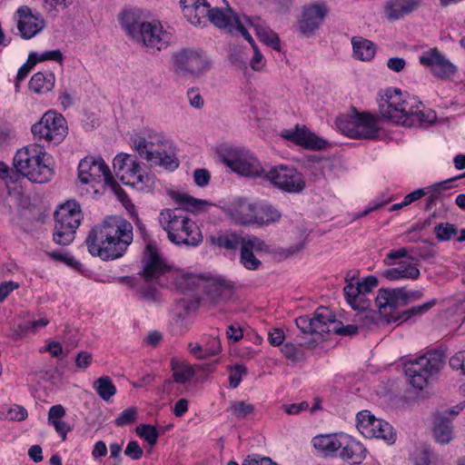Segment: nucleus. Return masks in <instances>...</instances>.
I'll list each match as a JSON object with an SVG mask.
<instances>
[{"label": "nucleus", "instance_id": "nucleus-30", "mask_svg": "<svg viewBox=\"0 0 465 465\" xmlns=\"http://www.w3.org/2000/svg\"><path fill=\"white\" fill-rule=\"evenodd\" d=\"M183 16L193 25H204L210 12L206 0H180Z\"/></svg>", "mask_w": 465, "mask_h": 465}, {"label": "nucleus", "instance_id": "nucleus-47", "mask_svg": "<svg viewBox=\"0 0 465 465\" xmlns=\"http://www.w3.org/2000/svg\"><path fill=\"white\" fill-rule=\"evenodd\" d=\"M63 54L60 50H52L46 51L38 54L36 53H31L29 54V62L32 64H35L38 62L46 61V60H54V61H62Z\"/></svg>", "mask_w": 465, "mask_h": 465}, {"label": "nucleus", "instance_id": "nucleus-13", "mask_svg": "<svg viewBox=\"0 0 465 465\" xmlns=\"http://www.w3.org/2000/svg\"><path fill=\"white\" fill-rule=\"evenodd\" d=\"M441 366V355L437 352H429L414 360L409 359V383L422 391L428 384L429 377Z\"/></svg>", "mask_w": 465, "mask_h": 465}, {"label": "nucleus", "instance_id": "nucleus-36", "mask_svg": "<svg viewBox=\"0 0 465 465\" xmlns=\"http://www.w3.org/2000/svg\"><path fill=\"white\" fill-rule=\"evenodd\" d=\"M55 77L50 71L35 73L30 79L29 88L35 94H45L54 86Z\"/></svg>", "mask_w": 465, "mask_h": 465}, {"label": "nucleus", "instance_id": "nucleus-7", "mask_svg": "<svg viewBox=\"0 0 465 465\" xmlns=\"http://www.w3.org/2000/svg\"><path fill=\"white\" fill-rule=\"evenodd\" d=\"M133 146L142 158L152 164L170 171L179 165L169 143L161 136H150L149 140L137 136L133 140Z\"/></svg>", "mask_w": 465, "mask_h": 465}, {"label": "nucleus", "instance_id": "nucleus-44", "mask_svg": "<svg viewBox=\"0 0 465 465\" xmlns=\"http://www.w3.org/2000/svg\"><path fill=\"white\" fill-rule=\"evenodd\" d=\"M240 262L248 270H256L261 265L260 260H258L254 254L252 250L247 247L243 242L240 247Z\"/></svg>", "mask_w": 465, "mask_h": 465}, {"label": "nucleus", "instance_id": "nucleus-62", "mask_svg": "<svg viewBox=\"0 0 465 465\" xmlns=\"http://www.w3.org/2000/svg\"><path fill=\"white\" fill-rule=\"evenodd\" d=\"M309 407L307 401H302L300 403L285 404L282 406L284 411L289 415H297L303 411H306Z\"/></svg>", "mask_w": 465, "mask_h": 465}, {"label": "nucleus", "instance_id": "nucleus-12", "mask_svg": "<svg viewBox=\"0 0 465 465\" xmlns=\"http://www.w3.org/2000/svg\"><path fill=\"white\" fill-rule=\"evenodd\" d=\"M375 303L381 315L387 317V322H397L407 313L401 311L407 304V290L401 288H383L378 291Z\"/></svg>", "mask_w": 465, "mask_h": 465}, {"label": "nucleus", "instance_id": "nucleus-57", "mask_svg": "<svg viewBox=\"0 0 465 465\" xmlns=\"http://www.w3.org/2000/svg\"><path fill=\"white\" fill-rule=\"evenodd\" d=\"M450 366L465 376V351H459L450 359Z\"/></svg>", "mask_w": 465, "mask_h": 465}, {"label": "nucleus", "instance_id": "nucleus-51", "mask_svg": "<svg viewBox=\"0 0 465 465\" xmlns=\"http://www.w3.org/2000/svg\"><path fill=\"white\" fill-rule=\"evenodd\" d=\"M436 304V300L431 299L420 305H413L409 307V321L420 317L427 313L434 305Z\"/></svg>", "mask_w": 465, "mask_h": 465}, {"label": "nucleus", "instance_id": "nucleus-11", "mask_svg": "<svg viewBox=\"0 0 465 465\" xmlns=\"http://www.w3.org/2000/svg\"><path fill=\"white\" fill-rule=\"evenodd\" d=\"M223 163L233 172L247 177L265 178V170L257 158L242 148H228L223 155Z\"/></svg>", "mask_w": 465, "mask_h": 465}, {"label": "nucleus", "instance_id": "nucleus-60", "mask_svg": "<svg viewBox=\"0 0 465 465\" xmlns=\"http://www.w3.org/2000/svg\"><path fill=\"white\" fill-rule=\"evenodd\" d=\"M358 284L362 295L365 297L366 293L371 292V290L378 285V280L374 276H368L361 282H358Z\"/></svg>", "mask_w": 465, "mask_h": 465}, {"label": "nucleus", "instance_id": "nucleus-40", "mask_svg": "<svg viewBox=\"0 0 465 465\" xmlns=\"http://www.w3.org/2000/svg\"><path fill=\"white\" fill-rule=\"evenodd\" d=\"M211 242L213 245L226 250H236L242 246L243 237L232 232H220L217 235L211 236Z\"/></svg>", "mask_w": 465, "mask_h": 465}, {"label": "nucleus", "instance_id": "nucleus-38", "mask_svg": "<svg viewBox=\"0 0 465 465\" xmlns=\"http://www.w3.org/2000/svg\"><path fill=\"white\" fill-rule=\"evenodd\" d=\"M254 215L255 217H253L252 223H256L259 226L276 223L282 217L281 213L269 204H256Z\"/></svg>", "mask_w": 465, "mask_h": 465}, {"label": "nucleus", "instance_id": "nucleus-9", "mask_svg": "<svg viewBox=\"0 0 465 465\" xmlns=\"http://www.w3.org/2000/svg\"><path fill=\"white\" fill-rule=\"evenodd\" d=\"M83 215L79 203L69 201L61 205L54 213V229L53 239L60 245H69L74 239L76 229Z\"/></svg>", "mask_w": 465, "mask_h": 465}, {"label": "nucleus", "instance_id": "nucleus-24", "mask_svg": "<svg viewBox=\"0 0 465 465\" xmlns=\"http://www.w3.org/2000/svg\"><path fill=\"white\" fill-rule=\"evenodd\" d=\"M256 203L244 197H237L223 207V213L237 224L252 223Z\"/></svg>", "mask_w": 465, "mask_h": 465}, {"label": "nucleus", "instance_id": "nucleus-18", "mask_svg": "<svg viewBox=\"0 0 465 465\" xmlns=\"http://www.w3.org/2000/svg\"><path fill=\"white\" fill-rule=\"evenodd\" d=\"M78 178L83 184L104 181L114 188L116 185L108 166L100 157L88 156L81 160L78 164Z\"/></svg>", "mask_w": 465, "mask_h": 465}, {"label": "nucleus", "instance_id": "nucleus-59", "mask_svg": "<svg viewBox=\"0 0 465 465\" xmlns=\"http://www.w3.org/2000/svg\"><path fill=\"white\" fill-rule=\"evenodd\" d=\"M143 449L135 440L130 441L124 450V454L133 460H139L143 456Z\"/></svg>", "mask_w": 465, "mask_h": 465}, {"label": "nucleus", "instance_id": "nucleus-50", "mask_svg": "<svg viewBox=\"0 0 465 465\" xmlns=\"http://www.w3.org/2000/svg\"><path fill=\"white\" fill-rule=\"evenodd\" d=\"M230 409L235 417L244 419L253 412L254 406L244 401H235Z\"/></svg>", "mask_w": 465, "mask_h": 465}, {"label": "nucleus", "instance_id": "nucleus-20", "mask_svg": "<svg viewBox=\"0 0 465 465\" xmlns=\"http://www.w3.org/2000/svg\"><path fill=\"white\" fill-rule=\"evenodd\" d=\"M329 11V7L322 1L305 5L298 21L300 32L304 35L313 34L323 23Z\"/></svg>", "mask_w": 465, "mask_h": 465}, {"label": "nucleus", "instance_id": "nucleus-45", "mask_svg": "<svg viewBox=\"0 0 465 465\" xmlns=\"http://www.w3.org/2000/svg\"><path fill=\"white\" fill-rule=\"evenodd\" d=\"M434 232L438 240L449 241L457 235L458 230L455 225L446 223L436 225Z\"/></svg>", "mask_w": 465, "mask_h": 465}, {"label": "nucleus", "instance_id": "nucleus-31", "mask_svg": "<svg viewBox=\"0 0 465 465\" xmlns=\"http://www.w3.org/2000/svg\"><path fill=\"white\" fill-rule=\"evenodd\" d=\"M282 137L292 141L298 145L310 149H322L325 142L318 138L314 134L309 132L306 128L296 126L294 129L283 130Z\"/></svg>", "mask_w": 465, "mask_h": 465}, {"label": "nucleus", "instance_id": "nucleus-43", "mask_svg": "<svg viewBox=\"0 0 465 465\" xmlns=\"http://www.w3.org/2000/svg\"><path fill=\"white\" fill-rule=\"evenodd\" d=\"M384 11L390 21L399 20L407 12V0H389L386 2Z\"/></svg>", "mask_w": 465, "mask_h": 465}, {"label": "nucleus", "instance_id": "nucleus-58", "mask_svg": "<svg viewBox=\"0 0 465 465\" xmlns=\"http://www.w3.org/2000/svg\"><path fill=\"white\" fill-rule=\"evenodd\" d=\"M20 284L14 281H5L0 283V302H3L11 292L17 290Z\"/></svg>", "mask_w": 465, "mask_h": 465}, {"label": "nucleus", "instance_id": "nucleus-3", "mask_svg": "<svg viewBox=\"0 0 465 465\" xmlns=\"http://www.w3.org/2000/svg\"><path fill=\"white\" fill-rule=\"evenodd\" d=\"M14 166L19 173L36 183H47L54 175L50 157L37 143L18 150L14 157Z\"/></svg>", "mask_w": 465, "mask_h": 465}, {"label": "nucleus", "instance_id": "nucleus-2", "mask_svg": "<svg viewBox=\"0 0 465 465\" xmlns=\"http://www.w3.org/2000/svg\"><path fill=\"white\" fill-rule=\"evenodd\" d=\"M133 238L131 223L121 217H107L92 228L85 243L92 256L109 261L122 257Z\"/></svg>", "mask_w": 465, "mask_h": 465}, {"label": "nucleus", "instance_id": "nucleus-23", "mask_svg": "<svg viewBox=\"0 0 465 465\" xmlns=\"http://www.w3.org/2000/svg\"><path fill=\"white\" fill-rule=\"evenodd\" d=\"M422 65L430 66L432 74L440 78L447 79L457 73V66L443 56L437 48H432L419 58Z\"/></svg>", "mask_w": 465, "mask_h": 465}, {"label": "nucleus", "instance_id": "nucleus-10", "mask_svg": "<svg viewBox=\"0 0 465 465\" xmlns=\"http://www.w3.org/2000/svg\"><path fill=\"white\" fill-rule=\"evenodd\" d=\"M174 71L182 75L198 77L211 67L207 54L193 48H183L172 56Z\"/></svg>", "mask_w": 465, "mask_h": 465}, {"label": "nucleus", "instance_id": "nucleus-39", "mask_svg": "<svg viewBox=\"0 0 465 465\" xmlns=\"http://www.w3.org/2000/svg\"><path fill=\"white\" fill-rule=\"evenodd\" d=\"M437 120L436 113L430 109L409 111V127L427 128Z\"/></svg>", "mask_w": 465, "mask_h": 465}, {"label": "nucleus", "instance_id": "nucleus-16", "mask_svg": "<svg viewBox=\"0 0 465 465\" xmlns=\"http://www.w3.org/2000/svg\"><path fill=\"white\" fill-rule=\"evenodd\" d=\"M265 178L279 189L292 193H301L305 188V181L294 167L279 165L265 173Z\"/></svg>", "mask_w": 465, "mask_h": 465}, {"label": "nucleus", "instance_id": "nucleus-52", "mask_svg": "<svg viewBox=\"0 0 465 465\" xmlns=\"http://www.w3.org/2000/svg\"><path fill=\"white\" fill-rule=\"evenodd\" d=\"M243 243L251 250L257 252H269V247L265 242L254 235L243 237Z\"/></svg>", "mask_w": 465, "mask_h": 465}, {"label": "nucleus", "instance_id": "nucleus-1", "mask_svg": "<svg viewBox=\"0 0 465 465\" xmlns=\"http://www.w3.org/2000/svg\"><path fill=\"white\" fill-rule=\"evenodd\" d=\"M173 199L180 207L161 211L158 217L161 227L167 232L168 239L173 243L198 246L203 242V235L196 223L188 216L186 211L199 212L208 204L207 202L180 193H174Z\"/></svg>", "mask_w": 465, "mask_h": 465}, {"label": "nucleus", "instance_id": "nucleus-29", "mask_svg": "<svg viewBox=\"0 0 465 465\" xmlns=\"http://www.w3.org/2000/svg\"><path fill=\"white\" fill-rule=\"evenodd\" d=\"M119 21L125 33L136 41L147 21L140 9H124L119 14Z\"/></svg>", "mask_w": 465, "mask_h": 465}, {"label": "nucleus", "instance_id": "nucleus-5", "mask_svg": "<svg viewBox=\"0 0 465 465\" xmlns=\"http://www.w3.org/2000/svg\"><path fill=\"white\" fill-rule=\"evenodd\" d=\"M142 262L143 271L140 275L143 276V282L135 284L134 294L140 300L154 302L156 300V288L153 282L168 272L170 267L160 255L157 248L150 244L145 247Z\"/></svg>", "mask_w": 465, "mask_h": 465}, {"label": "nucleus", "instance_id": "nucleus-54", "mask_svg": "<svg viewBox=\"0 0 465 465\" xmlns=\"http://www.w3.org/2000/svg\"><path fill=\"white\" fill-rule=\"evenodd\" d=\"M137 419V411L135 408H129L123 411L117 419L115 420V424L117 426H125L136 421Z\"/></svg>", "mask_w": 465, "mask_h": 465}, {"label": "nucleus", "instance_id": "nucleus-6", "mask_svg": "<svg viewBox=\"0 0 465 465\" xmlns=\"http://www.w3.org/2000/svg\"><path fill=\"white\" fill-rule=\"evenodd\" d=\"M380 116L352 108L350 113L336 119V126L344 135L353 139H375L381 127Z\"/></svg>", "mask_w": 465, "mask_h": 465}, {"label": "nucleus", "instance_id": "nucleus-27", "mask_svg": "<svg viewBox=\"0 0 465 465\" xmlns=\"http://www.w3.org/2000/svg\"><path fill=\"white\" fill-rule=\"evenodd\" d=\"M367 450L359 440L348 434L341 433V442L337 455L351 465H359L366 458Z\"/></svg>", "mask_w": 465, "mask_h": 465}, {"label": "nucleus", "instance_id": "nucleus-64", "mask_svg": "<svg viewBox=\"0 0 465 465\" xmlns=\"http://www.w3.org/2000/svg\"><path fill=\"white\" fill-rule=\"evenodd\" d=\"M242 465H277L268 457H248L242 463Z\"/></svg>", "mask_w": 465, "mask_h": 465}, {"label": "nucleus", "instance_id": "nucleus-21", "mask_svg": "<svg viewBox=\"0 0 465 465\" xmlns=\"http://www.w3.org/2000/svg\"><path fill=\"white\" fill-rule=\"evenodd\" d=\"M462 409L463 406L457 405L451 409L434 413L432 435L436 442L446 445L453 440L452 420L448 418V415L454 418Z\"/></svg>", "mask_w": 465, "mask_h": 465}, {"label": "nucleus", "instance_id": "nucleus-49", "mask_svg": "<svg viewBox=\"0 0 465 465\" xmlns=\"http://www.w3.org/2000/svg\"><path fill=\"white\" fill-rule=\"evenodd\" d=\"M431 455L430 447L427 444H420L415 452V465H430Z\"/></svg>", "mask_w": 465, "mask_h": 465}, {"label": "nucleus", "instance_id": "nucleus-4", "mask_svg": "<svg viewBox=\"0 0 465 465\" xmlns=\"http://www.w3.org/2000/svg\"><path fill=\"white\" fill-rule=\"evenodd\" d=\"M297 328L306 335L337 334L352 336L358 332L359 327L354 324L343 325L335 319L332 312L326 307L318 308L313 314L300 316L295 320Z\"/></svg>", "mask_w": 465, "mask_h": 465}, {"label": "nucleus", "instance_id": "nucleus-15", "mask_svg": "<svg viewBox=\"0 0 465 465\" xmlns=\"http://www.w3.org/2000/svg\"><path fill=\"white\" fill-rule=\"evenodd\" d=\"M379 96L380 98L377 101L381 116L396 124L405 125L407 122V105L401 90L388 88L383 94L380 93Z\"/></svg>", "mask_w": 465, "mask_h": 465}, {"label": "nucleus", "instance_id": "nucleus-41", "mask_svg": "<svg viewBox=\"0 0 465 465\" xmlns=\"http://www.w3.org/2000/svg\"><path fill=\"white\" fill-rule=\"evenodd\" d=\"M171 367L174 382L185 384L186 382H189L191 379L195 375V370L193 366L188 363L175 361L173 360L171 362Z\"/></svg>", "mask_w": 465, "mask_h": 465}, {"label": "nucleus", "instance_id": "nucleus-26", "mask_svg": "<svg viewBox=\"0 0 465 465\" xmlns=\"http://www.w3.org/2000/svg\"><path fill=\"white\" fill-rule=\"evenodd\" d=\"M407 257V249L405 247L399 250L390 251L383 261L388 268L380 272L381 277L394 282L407 278V262L399 261Z\"/></svg>", "mask_w": 465, "mask_h": 465}, {"label": "nucleus", "instance_id": "nucleus-34", "mask_svg": "<svg viewBox=\"0 0 465 465\" xmlns=\"http://www.w3.org/2000/svg\"><path fill=\"white\" fill-rule=\"evenodd\" d=\"M344 296L351 307L355 311H365L370 307V302L362 295L358 282H349L343 288Z\"/></svg>", "mask_w": 465, "mask_h": 465}, {"label": "nucleus", "instance_id": "nucleus-56", "mask_svg": "<svg viewBox=\"0 0 465 465\" xmlns=\"http://www.w3.org/2000/svg\"><path fill=\"white\" fill-rule=\"evenodd\" d=\"M203 346L208 357L215 356L222 351L220 339L216 336H210L207 338Z\"/></svg>", "mask_w": 465, "mask_h": 465}, {"label": "nucleus", "instance_id": "nucleus-19", "mask_svg": "<svg viewBox=\"0 0 465 465\" xmlns=\"http://www.w3.org/2000/svg\"><path fill=\"white\" fill-rule=\"evenodd\" d=\"M245 16L240 18L235 15L232 9L226 5L225 7H210V12L207 15L206 22H212L215 26L219 28L228 29L230 32L236 30L239 32L244 39L249 43H253L252 35L249 34L245 25Z\"/></svg>", "mask_w": 465, "mask_h": 465}, {"label": "nucleus", "instance_id": "nucleus-55", "mask_svg": "<svg viewBox=\"0 0 465 465\" xmlns=\"http://www.w3.org/2000/svg\"><path fill=\"white\" fill-rule=\"evenodd\" d=\"M247 373V369L244 365L236 364L231 368L229 376V382L232 388H237L242 381V375Z\"/></svg>", "mask_w": 465, "mask_h": 465}, {"label": "nucleus", "instance_id": "nucleus-48", "mask_svg": "<svg viewBox=\"0 0 465 465\" xmlns=\"http://www.w3.org/2000/svg\"><path fill=\"white\" fill-rule=\"evenodd\" d=\"M137 434L143 438L150 445H154L157 442L158 431L155 427L152 425H140L136 428Z\"/></svg>", "mask_w": 465, "mask_h": 465}, {"label": "nucleus", "instance_id": "nucleus-25", "mask_svg": "<svg viewBox=\"0 0 465 465\" xmlns=\"http://www.w3.org/2000/svg\"><path fill=\"white\" fill-rule=\"evenodd\" d=\"M15 15L20 35L24 39L33 38L45 26V20L34 15L26 5L20 6Z\"/></svg>", "mask_w": 465, "mask_h": 465}, {"label": "nucleus", "instance_id": "nucleus-37", "mask_svg": "<svg viewBox=\"0 0 465 465\" xmlns=\"http://www.w3.org/2000/svg\"><path fill=\"white\" fill-rule=\"evenodd\" d=\"M65 416L64 408L60 405L52 406L48 411V423L54 427L55 431L60 435L63 440H66V434L71 430L70 426L62 420Z\"/></svg>", "mask_w": 465, "mask_h": 465}, {"label": "nucleus", "instance_id": "nucleus-42", "mask_svg": "<svg viewBox=\"0 0 465 465\" xmlns=\"http://www.w3.org/2000/svg\"><path fill=\"white\" fill-rule=\"evenodd\" d=\"M94 389L97 394L105 401H108L115 393L116 387L108 376H103L94 382Z\"/></svg>", "mask_w": 465, "mask_h": 465}, {"label": "nucleus", "instance_id": "nucleus-46", "mask_svg": "<svg viewBox=\"0 0 465 465\" xmlns=\"http://www.w3.org/2000/svg\"><path fill=\"white\" fill-rule=\"evenodd\" d=\"M282 352L293 363L300 362L304 359V351L292 343H285L282 348Z\"/></svg>", "mask_w": 465, "mask_h": 465}, {"label": "nucleus", "instance_id": "nucleus-8", "mask_svg": "<svg viewBox=\"0 0 465 465\" xmlns=\"http://www.w3.org/2000/svg\"><path fill=\"white\" fill-rule=\"evenodd\" d=\"M113 167L116 177L123 183L143 192L153 190L154 178L143 171L134 156L121 153L114 157Z\"/></svg>", "mask_w": 465, "mask_h": 465}, {"label": "nucleus", "instance_id": "nucleus-61", "mask_svg": "<svg viewBox=\"0 0 465 465\" xmlns=\"http://www.w3.org/2000/svg\"><path fill=\"white\" fill-rule=\"evenodd\" d=\"M8 417L13 420H24L27 417V411L20 405H13L8 411Z\"/></svg>", "mask_w": 465, "mask_h": 465}, {"label": "nucleus", "instance_id": "nucleus-28", "mask_svg": "<svg viewBox=\"0 0 465 465\" xmlns=\"http://www.w3.org/2000/svg\"><path fill=\"white\" fill-rule=\"evenodd\" d=\"M202 288L206 296L213 302H226L233 295L232 284L220 278L203 281Z\"/></svg>", "mask_w": 465, "mask_h": 465}, {"label": "nucleus", "instance_id": "nucleus-32", "mask_svg": "<svg viewBox=\"0 0 465 465\" xmlns=\"http://www.w3.org/2000/svg\"><path fill=\"white\" fill-rule=\"evenodd\" d=\"M244 19L245 25L247 26L249 25L254 27L256 35L262 42L272 46L274 50H280V39L275 32L262 24L260 19H256L255 21H252L248 17H244Z\"/></svg>", "mask_w": 465, "mask_h": 465}, {"label": "nucleus", "instance_id": "nucleus-22", "mask_svg": "<svg viewBox=\"0 0 465 465\" xmlns=\"http://www.w3.org/2000/svg\"><path fill=\"white\" fill-rule=\"evenodd\" d=\"M171 40L172 35L163 30L159 22H147L136 42L143 43L153 51H161L169 45Z\"/></svg>", "mask_w": 465, "mask_h": 465}, {"label": "nucleus", "instance_id": "nucleus-35", "mask_svg": "<svg viewBox=\"0 0 465 465\" xmlns=\"http://www.w3.org/2000/svg\"><path fill=\"white\" fill-rule=\"evenodd\" d=\"M340 442L341 434L319 435L312 439L313 447L325 456H333L338 453Z\"/></svg>", "mask_w": 465, "mask_h": 465}, {"label": "nucleus", "instance_id": "nucleus-33", "mask_svg": "<svg viewBox=\"0 0 465 465\" xmlns=\"http://www.w3.org/2000/svg\"><path fill=\"white\" fill-rule=\"evenodd\" d=\"M353 57L360 61H371L376 54V45L361 36L351 38Z\"/></svg>", "mask_w": 465, "mask_h": 465}, {"label": "nucleus", "instance_id": "nucleus-53", "mask_svg": "<svg viewBox=\"0 0 465 465\" xmlns=\"http://www.w3.org/2000/svg\"><path fill=\"white\" fill-rule=\"evenodd\" d=\"M191 309V304L186 300L177 301L172 309V313L178 321H183L186 318Z\"/></svg>", "mask_w": 465, "mask_h": 465}, {"label": "nucleus", "instance_id": "nucleus-17", "mask_svg": "<svg viewBox=\"0 0 465 465\" xmlns=\"http://www.w3.org/2000/svg\"><path fill=\"white\" fill-rule=\"evenodd\" d=\"M356 426L365 438L382 439L390 444L395 441L393 428L388 422L376 419L369 411H361L357 414Z\"/></svg>", "mask_w": 465, "mask_h": 465}, {"label": "nucleus", "instance_id": "nucleus-63", "mask_svg": "<svg viewBox=\"0 0 465 465\" xmlns=\"http://www.w3.org/2000/svg\"><path fill=\"white\" fill-rule=\"evenodd\" d=\"M193 179L198 186L204 187L210 182V173L205 169H197L194 171Z\"/></svg>", "mask_w": 465, "mask_h": 465}, {"label": "nucleus", "instance_id": "nucleus-14", "mask_svg": "<svg viewBox=\"0 0 465 465\" xmlns=\"http://www.w3.org/2000/svg\"><path fill=\"white\" fill-rule=\"evenodd\" d=\"M31 130L34 136L39 140L58 144L65 138L68 128L62 114L48 111Z\"/></svg>", "mask_w": 465, "mask_h": 465}]
</instances>
